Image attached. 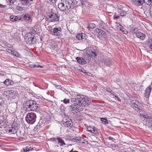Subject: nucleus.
Returning a JSON list of instances; mask_svg holds the SVG:
<instances>
[{"label": "nucleus", "instance_id": "4be33fe9", "mask_svg": "<svg viewBox=\"0 0 152 152\" xmlns=\"http://www.w3.org/2000/svg\"><path fill=\"white\" fill-rule=\"evenodd\" d=\"M57 139L58 140V142L59 144L61 146H64L66 145L64 141L61 137H58Z\"/></svg>", "mask_w": 152, "mask_h": 152}, {"label": "nucleus", "instance_id": "ea45409f", "mask_svg": "<svg viewBox=\"0 0 152 152\" xmlns=\"http://www.w3.org/2000/svg\"><path fill=\"white\" fill-rule=\"evenodd\" d=\"M23 17L24 19L27 20H28L30 19V17L28 15H25Z\"/></svg>", "mask_w": 152, "mask_h": 152}, {"label": "nucleus", "instance_id": "72a5a7b5", "mask_svg": "<svg viewBox=\"0 0 152 152\" xmlns=\"http://www.w3.org/2000/svg\"><path fill=\"white\" fill-rule=\"evenodd\" d=\"M119 12L120 13V15L121 16H125L126 14V12L123 10H121L120 12Z\"/></svg>", "mask_w": 152, "mask_h": 152}, {"label": "nucleus", "instance_id": "2f4dec72", "mask_svg": "<svg viewBox=\"0 0 152 152\" xmlns=\"http://www.w3.org/2000/svg\"><path fill=\"white\" fill-rule=\"evenodd\" d=\"M101 121H102V123L104 124H106L108 123L107 120L104 118H101Z\"/></svg>", "mask_w": 152, "mask_h": 152}, {"label": "nucleus", "instance_id": "58836bf2", "mask_svg": "<svg viewBox=\"0 0 152 152\" xmlns=\"http://www.w3.org/2000/svg\"><path fill=\"white\" fill-rule=\"evenodd\" d=\"M113 38L117 40H119L120 39V37L117 35L114 34L113 35Z\"/></svg>", "mask_w": 152, "mask_h": 152}, {"label": "nucleus", "instance_id": "5701e85b", "mask_svg": "<svg viewBox=\"0 0 152 152\" xmlns=\"http://www.w3.org/2000/svg\"><path fill=\"white\" fill-rule=\"evenodd\" d=\"M87 129L88 131L93 133H96V131L95 127H92L91 126H88L87 128Z\"/></svg>", "mask_w": 152, "mask_h": 152}, {"label": "nucleus", "instance_id": "393cba45", "mask_svg": "<svg viewBox=\"0 0 152 152\" xmlns=\"http://www.w3.org/2000/svg\"><path fill=\"white\" fill-rule=\"evenodd\" d=\"M70 121H66V125H67V127H71L73 126V124L72 121H71L70 119Z\"/></svg>", "mask_w": 152, "mask_h": 152}, {"label": "nucleus", "instance_id": "f3484780", "mask_svg": "<svg viewBox=\"0 0 152 152\" xmlns=\"http://www.w3.org/2000/svg\"><path fill=\"white\" fill-rule=\"evenodd\" d=\"M31 30V32L34 34H38L40 32V29L36 26L32 28Z\"/></svg>", "mask_w": 152, "mask_h": 152}, {"label": "nucleus", "instance_id": "e2e57ef3", "mask_svg": "<svg viewBox=\"0 0 152 152\" xmlns=\"http://www.w3.org/2000/svg\"><path fill=\"white\" fill-rule=\"evenodd\" d=\"M0 7L1 8H4V6L0 4Z\"/></svg>", "mask_w": 152, "mask_h": 152}, {"label": "nucleus", "instance_id": "2eb2a0df", "mask_svg": "<svg viewBox=\"0 0 152 152\" xmlns=\"http://www.w3.org/2000/svg\"><path fill=\"white\" fill-rule=\"evenodd\" d=\"M6 94H8L9 96L12 98L14 99L15 97L16 92L14 91L11 90L8 91L6 92Z\"/></svg>", "mask_w": 152, "mask_h": 152}, {"label": "nucleus", "instance_id": "a19ab883", "mask_svg": "<svg viewBox=\"0 0 152 152\" xmlns=\"http://www.w3.org/2000/svg\"><path fill=\"white\" fill-rule=\"evenodd\" d=\"M150 94L146 93L145 92L144 94V95L145 97L146 98V100H147L148 99L150 96Z\"/></svg>", "mask_w": 152, "mask_h": 152}, {"label": "nucleus", "instance_id": "69168bd1", "mask_svg": "<svg viewBox=\"0 0 152 152\" xmlns=\"http://www.w3.org/2000/svg\"><path fill=\"white\" fill-rule=\"evenodd\" d=\"M108 138L110 140H112L113 139V138L111 137H108Z\"/></svg>", "mask_w": 152, "mask_h": 152}, {"label": "nucleus", "instance_id": "39448f33", "mask_svg": "<svg viewBox=\"0 0 152 152\" xmlns=\"http://www.w3.org/2000/svg\"><path fill=\"white\" fill-rule=\"evenodd\" d=\"M36 118V114L33 113H31L27 114L26 120L28 123L32 124L35 121Z\"/></svg>", "mask_w": 152, "mask_h": 152}, {"label": "nucleus", "instance_id": "a878e982", "mask_svg": "<svg viewBox=\"0 0 152 152\" xmlns=\"http://www.w3.org/2000/svg\"><path fill=\"white\" fill-rule=\"evenodd\" d=\"M148 125L152 127V116L149 118V120L148 121Z\"/></svg>", "mask_w": 152, "mask_h": 152}, {"label": "nucleus", "instance_id": "423d86ee", "mask_svg": "<svg viewBox=\"0 0 152 152\" xmlns=\"http://www.w3.org/2000/svg\"><path fill=\"white\" fill-rule=\"evenodd\" d=\"M102 62L103 63L104 65L109 67H111L113 64V61L110 58L103 59L102 61Z\"/></svg>", "mask_w": 152, "mask_h": 152}, {"label": "nucleus", "instance_id": "6ab92c4d", "mask_svg": "<svg viewBox=\"0 0 152 152\" xmlns=\"http://www.w3.org/2000/svg\"><path fill=\"white\" fill-rule=\"evenodd\" d=\"M21 19V17L18 16L12 15L10 16V20L12 21H17L18 20H20Z\"/></svg>", "mask_w": 152, "mask_h": 152}, {"label": "nucleus", "instance_id": "412c9836", "mask_svg": "<svg viewBox=\"0 0 152 152\" xmlns=\"http://www.w3.org/2000/svg\"><path fill=\"white\" fill-rule=\"evenodd\" d=\"M146 45L151 50H152V38L148 39L146 42Z\"/></svg>", "mask_w": 152, "mask_h": 152}, {"label": "nucleus", "instance_id": "c03bdc74", "mask_svg": "<svg viewBox=\"0 0 152 152\" xmlns=\"http://www.w3.org/2000/svg\"><path fill=\"white\" fill-rule=\"evenodd\" d=\"M121 30V31H122L123 33V34H127V33H128L127 31L125 28H124V29H123V30Z\"/></svg>", "mask_w": 152, "mask_h": 152}, {"label": "nucleus", "instance_id": "49530a36", "mask_svg": "<svg viewBox=\"0 0 152 152\" xmlns=\"http://www.w3.org/2000/svg\"><path fill=\"white\" fill-rule=\"evenodd\" d=\"M137 30H138V28H134L133 29H132L131 31L132 33L134 34H135L136 33H134V31H136Z\"/></svg>", "mask_w": 152, "mask_h": 152}, {"label": "nucleus", "instance_id": "7c9ffc66", "mask_svg": "<svg viewBox=\"0 0 152 152\" xmlns=\"http://www.w3.org/2000/svg\"><path fill=\"white\" fill-rule=\"evenodd\" d=\"M31 39L30 41V44H34L36 41V39L34 38V36L33 35V36L31 37Z\"/></svg>", "mask_w": 152, "mask_h": 152}, {"label": "nucleus", "instance_id": "a211bd4d", "mask_svg": "<svg viewBox=\"0 0 152 152\" xmlns=\"http://www.w3.org/2000/svg\"><path fill=\"white\" fill-rule=\"evenodd\" d=\"M76 59L77 62L80 64H83L86 63L85 60L81 57H77L76 58Z\"/></svg>", "mask_w": 152, "mask_h": 152}, {"label": "nucleus", "instance_id": "473e14b6", "mask_svg": "<svg viewBox=\"0 0 152 152\" xmlns=\"http://www.w3.org/2000/svg\"><path fill=\"white\" fill-rule=\"evenodd\" d=\"M29 0H21L20 1L23 4H27L29 3Z\"/></svg>", "mask_w": 152, "mask_h": 152}, {"label": "nucleus", "instance_id": "c9c22d12", "mask_svg": "<svg viewBox=\"0 0 152 152\" xmlns=\"http://www.w3.org/2000/svg\"><path fill=\"white\" fill-rule=\"evenodd\" d=\"M10 80L9 79H6L3 82V83L6 86H9V82L10 81H9Z\"/></svg>", "mask_w": 152, "mask_h": 152}, {"label": "nucleus", "instance_id": "20e7f679", "mask_svg": "<svg viewBox=\"0 0 152 152\" xmlns=\"http://www.w3.org/2000/svg\"><path fill=\"white\" fill-rule=\"evenodd\" d=\"M86 51V55L85 57L86 59H88L91 57L93 58L97 56V51L93 47H89L88 50H87Z\"/></svg>", "mask_w": 152, "mask_h": 152}, {"label": "nucleus", "instance_id": "6e6d98bb", "mask_svg": "<svg viewBox=\"0 0 152 152\" xmlns=\"http://www.w3.org/2000/svg\"><path fill=\"white\" fill-rule=\"evenodd\" d=\"M6 50L7 52H8L9 53H10V52H11H11L12 51V50H11L10 49H7Z\"/></svg>", "mask_w": 152, "mask_h": 152}, {"label": "nucleus", "instance_id": "c756f323", "mask_svg": "<svg viewBox=\"0 0 152 152\" xmlns=\"http://www.w3.org/2000/svg\"><path fill=\"white\" fill-rule=\"evenodd\" d=\"M151 86H150L149 87L146 88L145 91V93L150 94L152 88H151Z\"/></svg>", "mask_w": 152, "mask_h": 152}, {"label": "nucleus", "instance_id": "4d7b16f0", "mask_svg": "<svg viewBox=\"0 0 152 152\" xmlns=\"http://www.w3.org/2000/svg\"><path fill=\"white\" fill-rule=\"evenodd\" d=\"M57 0H50V1L53 3H55Z\"/></svg>", "mask_w": 152, "mask_h": 152}, {"label": "nucleus", "instance_id": "37998d69", "mask_svg": "<svg viewBox=\"0 0 152 152\" xmlns=\"http://www.w3.org/2000/svg\"><path fill=\"white\" fill-rule=\"evenodd\" d=\"M80 137H77L75 138V141L78 142L80 144Z\"/></svg>", "mask_w": 152, "mask_h": 152}, {"label": "nucleus", "instance_id": "f8f14e48", "mask_svg": "<svg viewBox=\"0 0 152 152\" xmlns=\"http://www.w3.org/2000/svg\"><path fill=\"white\" fill-rule=\"evenodd\" d=\"M135 35L137 38L142 40H144L146 37L145 34L140 32L136 33Z\"/></svg>", "mask_w": 152, "mask_h": 152}, {"label": "nucleus", "instance_id": "b1692460", "mask_svg": "<svg viewBox=\"0 0 152 152\" xmlns=\"http://www.w3.org/2000/svg\"><path fill=\"white\" fill-rule=\"evenodd\" d=\"M80 145H84V144H88V142L87 141H86L85 139L82 137H80Z\"/></svg>", "mask_w": 152, "mask_h": 152}, {"label": "nucleus", "instance_id": "dca6fc26", "mask_svg": "<svg viewBox=\"0 0 152 152\" xmlns=\"http://www.w3.org/2000/svg\"><path fill=\"white\" fill-rule=\"evenodd\" d=\"M33 35L29 33L26 34L25 37V39L27 43L30 44V41L31 39V37Z\"/></svg>", "mask_w": 152, "mask_h": 152}, {"label": "nucleus", "instance_id": "052dcab7", "mask_svg": "<svg viewBox=\"0 0 152 152\" xmlns=\"http://www.w3.org/2000/svg\"><path fill=\"white\" fill-rule=\"evenodd\" d=\"M124 28H123V26H120V27L119 28V30L121 31V30H123L124 29Z\"/></svg>", "mask_w": 152, "mask_h": 152}, {"label": "nucleus", "instance_id": "603ef678", "mask_svg": "<svg viewBox=\"0 0 152 152\" xmlns=\"http://www.w3.org/2000/svg\"><path fill=\"white\" fill-rule=\"evenodd\" d=\"M55 87L57 89H61L62 87L60 85H55Z\"/></svg>", "mask_w": 152, "mask_h": 152}, {"label": "nucleus", "instance_id": "7ed1b4c3", "mask_svg": "<svg viewBox=\"0 0 152 152\" xmlns=\"http://www.w3.org/2000/svg\"><path fill=\"white\" fill-rule=\"evenodd\" d=\"M46 18L49 22H56L58 21L60 16L51 11L50 12L47 13Z\"/></svg>", "mask_w": 152, "mask_h": 152}, {"label": "nucleus", "instance_id": "09e8293b", "mask_svg": "<svg viewBox=\"0 0 152 152\" xmlns=\"http://www.w3.org/2000/svg\"><path fill=\"white\" fill-rule=\"evenodd\" d=\"M10 1V5L13 4L16 1V0H9Z\"/></svg>", "mask_w": 152, "mask_h": 152}, {"label": "nucleus", "instance_id": "338daca9", "mask_svg": "<svg viewBox=\"0 0 152 152\" xmlns=\"http://www.w3.org/2000/svg\"><path fill=\"white\" fill-rule=\"evenodd\" d=\"M103 29H104V30H106L108 32V33H109L110 32L109 31L107 30H106V29L105 28H102Z\"/></svg>", "mask_w": 152, "mask_h": 152}, {"label": "nucleus", "instance_id": "864d4df0", "mask_svg": "<svg viewBox=\"0 0 152 152\" xmlns=\"http://www.w3.org/2000/svg\"><path fill=\"white\" fill-rule=\"evenodd\" d=\"M111 94H112L113 96H115L117 95L113 91H112V92H111Z\"/></svg>", "mask_w": 152, "mask_h": 152}, {"label": "nucleus", "instance_id": "f704fd0d", "mask_svg": "<svg viewBox=\"0 0 152 152\" xmlns=\"http://www.w3.org/2000/svg\"><path fill=\"white\" fill-rule=\"evenodd\" d=\"M31 148V147H29V146H26L25 148L23 150L24 152H27L28 151H31V150L30 149Z\"/></svg>", "mask_w": 152, "mask_h": 152}, {"label": "nucleus", "instance_id": "aec40b11", "mask_svg": "<svg viewBox=\"0 0 152 152\" xmlns=\"http://www.w3.org/2000/svg\"><path fill=\"white\" fill-rule=\"evenodd\" d=\"M137 103V102L136 101H133L131 102V104L133 105V108H135V110L138 111L139 112H140V109H139L138 107V105L137 104V103Z\"/></svg>", "mask_w": 152, "mask_h": 152}, {"label": "nucleus", "instance_id": "6e6552de", "mask_svg": "<svg viewBox=\"0 0 152 152\" xmlns=\"http://www.w3.org/2000/svg\"><path fill=\"white\" fill-rule=\"evenodd\" d=\"M58 8L61 11L68 10V8L66 7L64 1L62 2L59 3L58 4Z\"/></svg>", "mask_w": 152, "mask_h": 152}, {"label": "nucleus", "instance_id": "9d476101", "mask_svg": "<svg viewBox=\"0 0 152 152\" xmlns=\"http://www.w3.org/2000/svg\"><path fill=\"white\" fill-rule=\"evenodd\" d=\"M63 1L66 7L68 8V10L72 7V4L74 0H64Z\"/></svg>", "mask_w": 152, "mask_h": 152}, {"label": "nucleus", "instance_id": "f03ea898", "mask_svg": "<svg viewBox=\"0 0 152 152\" xmlns=\"http://www.w3.org/2000/svg\"><path fill=\"white\" fill-rule=\"evenodd\" d=\"M25 107L28 111H34L38 112L40 110V107L37 103L36 101L31 100H27L25 102Z\"/></svg>", "mask_w": 152, "mask_h": 152}, {"label": "nucleus", "instance_id": "3c124183", "mask_svg": "<svg viewBox=\"0 0 152 152\" xmlns=\"http://www.w3.org/2000/svg\"><path fill=\"white\" fill-rule=\"evenodd\" d=\"M9 81H10L9 86L10 85H12L13 84H14V82L11 80L10 79V80H9Z\"/></svg>", "mask_w": 152, "mask_h": 152}, {"label": "nucleus", "instance_id": "1a4fd4ad", "mask_svg": "<svg viewBox=\"0 0 152 152\" xmlns=\"http://www.w3.org/2000/svg\"><path fill=\"white\" fill-rule=\"evenodd\" d=\"M96 31L99 35L101 36L104 38L106 39L107 38V35L104 31L99 28H96Z\"/></svg>", "mask_w": 152, "mask_h": 152}, {"label": "nucleus", "instance_id": "bb28decb", "mask_svg": "<svg viewBox=\"0 0 152 152\" xmlns=\"http://www.w3.org/2000/svg\"><path fill=\"white\" fill-rule=\"evenodd\" d=\"M50 48L52 49V50H55L58 47V45L54 43L51 44L50 45Z\"/></svg>", "mask_w": 152, "mask_h": 152}, {"label": "nucleus", "instance_id": "e433bc0d", "mask_svg": "<svg viewBox=\"0 0 152 152\" xmlns=\"http://www.w3.org/2000/svg\"><path fill=\"white\" fill-rule=\"evenodd\" d=\"M76 38L79 40H80L82 37V34H79L76 36Z\"/></svg>", "mask_w": 152, "mask_h": 152}, {"label": "nucleus", "instance_id": "9b49d317", "mask_svg": "<svg viewBox=\"0 0 152 152\" xmlns=\"http://www.w3.org/2000/svg\"><path fill=\"white\" fill-rule=\"evenodd\" d=\"M133 3L135 5L137 6L144 5L145 0H132Z\"/></svg>", "mask_w": 152, "mask_h": 152}, {"label": "nucleus", "instance_id": "13d9d810", "mask_svg": "<svg viewBox=\"0 0 152 152\" xmlns=\"http://www.w3.org/2000/svg\"><path fill=\"white\" fill-rule=\"evenodd\" d=\"M34 64H29V66L31 68H33V67H34Z\"/></svg>", "mask_w": 152, "mask_h": 152}, {"label": "nucleus", "instance_id": "4c0bfd02", "mask_svg": "<svg viewBox=\"0 0 152 152\" xmlns=\"http://www.w3.org/2000/svg\"><path fill=\"white\" fill-rule=\"evenodd\" d=\"M61 102H63L65 104L69 103V99H65L63 100H61Z\"/></svg>", "mask_w": 152, "mask_h": 152}, {"label": "nucleus", "instance_id": "bf43d9fd", "mask_svg": "<svg viewBox=\"0 0 152 152\" xmlns=\"http://www.w3.org/2000/svg\"><path fill=\"white\" fill-rule=\"evenodd\" d=\"M116 98H117V99L119 101H121V99H120L117 96V95L116 96H115Z\"/></svg>", "mask_w": 152, "mask_h": 152}, {"label": "nucleus", "instance_id": "4468645a", "mask_svg": "<svg viewBox=\"0 0 152 152\" xmlns=\"http://www.w3.org/2000/svg\"><path fill=\"white\" fill-rule=\"evenodd\" d=\"M9 132L11 134H15L16 132L17 127L12 124L9 128Z\"/></svg>", "mask_w": 152, "mask_h": 152}, {"label": "nucleus", "instance_id": "8fccbe9b", "mask_svg": "<svg viewBox=\"0 0 152 152\" xmlns=\"http://www.w3.org/2000/svg\"><path fill=\"white\" fill-rule=\"evenodd\" d=\"M80 2L81 5H82L83 6L86 5L84 3L85 2V1L83 0H81Z\"/></svg>", "mask_w": 152, "mask_h": 152}, {"label": "nucleus", "instance_id": "de8ad7c7", "mask_svg": "<svg viewBox=\"0 0 152 152\" xmlns=\"http://www.w3.org/2000/svg\"><path fill=\"white\" fill-rule=\"evenodd\" d=\"M106 90L108 92H110V93L112 91V90L110 88H106Z\"/></svg>", "mask_w": 152, "mask_h": 152}, {"label": "nucleus", "instance_id": "f257e3e1", "mask_svg": "<svg viewBox=\"0 0 152 152\" xmlns=\"http://www.w3.org/2000/svg\"><path fill=\"white\" fill-rule=\"evenodd\" d=\"M75 98L71 99L72 104L70 106L71 111L75 113L82 111L83 107H86L90 104V102L82 94H75Z\"/></svg>", "mask_w": 152, "mask_h": 152}, {"label": "nucleus", "instance_id": "cd10ccee", "mask_svg": "<svg viewBox=\"0 0 152 152\" xmlns=\"http://www.w3.org/2000/svg\"><path fill=\"white\" fill-rule=\"evenodd\" d=\"M96 25L94 23H89L88 27L90 28L93 29L96 27Z\"/></svg>", "mask_w": 152, "mask_h": 152}, {"label": "nucleus", "instance_id": "79ce46f5", "mask_svg": "<svg viewBox=\"0 0 152 152\" xmlns=\"http://www.w3.org/2000/svg\"><path fill=\"white\" fill-rule=\"evenodd\" d=\"M60 109L61 110L63 111H64L66 108L64 106L63 104H61Z\"/></svg>", "mask_w": 152, "mask_h": 152}, {"label": "nucleus", "instance_id": "0eeeda50", "mask_svg": "<svg viewBox=\"0 0 152 152\" xmlns=\"http://www.w3.org/2000/svg\"><path fill=\"white\" fill-rule=\"evenodd\" d=\"M62 29L60 27L58 28H55L53 31V33L52 34L55 36H60L61 33Z\"/></svg>", "mask_w": 152, "mask_h": 152}, {"label": "nucleus", "instance_id": "0e129e2a", "mask_svg": "<svg viewBox=\"0 0 152 152\" xmlns=\"http://www.w3.org/2000/svg\"><path fill=\"white\" fill-rule=\"evenodd\" d=\"M150 13L151 16L152 18V9H151V10L150 11Z\"/></svg>", "mask_w": 152, "mask_h": 152}, {"label": "nucleus", "instance_id": "ddd939ff", "mask_svg": "<svg viewBox=\"0 0 152 152\" xmlns=\"http://www.w3.org/2000/svg\"><path fill=\"white\" fill-rule=\"evenodd\" d=\"M152 2V1L151 0H148L146 2L145 1L144 5L142 6L141 8L144 10H146L149 7L148 5L151 4Z\"/></svg>", "mask_w": 152, "mask_h": 152}, {"label": "nucleus", "instance_id": "5fc2aeb1", "mask_svg": "<svg viewBox=\"0 0 152 152\" xmlns=\"http://www.w3.org/2000/svg\"><path fill=\"white\" fill-rule=\"evenodd\" d=\"M119 17H120L119 16V15H117L116 16H114V17L113 18L115 20L117 19H118L119 18Z\"/></svg>", "mask_w": 152, "mask_h": 152}, {"label": "nucleus", "instance_id": "774afa93", "mask_svg": "<svg viewBox=\"0 0 152 152\" xmlns=\"http://www.w3.org/2000/svg\"><path fill=\"white\" fill-rule=\"evenodd\" d=\"M84 36H83V34H82V39H84Z\"/></svg>", "mask_w": 152, "mask_h": 152}, {"label": "nucleus", "instance_id": "c85d7f7f", "mask_svg": "<svg viewBox=\"0 0 152 152\" xmlns=\"http://www.w3.org/2000/svg\"><path fill=\"white\" fill-rule=\"evenodd\" d=\"M11 54H12L13 56L19 57L20 56V54L15 51H12V52L11 51L10 52Z\"/></svg>", "mask_w": 152, "mask_h": 152}, {"label": "nucleus", "instance_id": "680f3d73", "mask_svg": "<svg viewBox=\"0 0 152 152\" xmlns=\"http://www.w3.org/2000/svg\"><path fill=\"white\" fill-rule=\"evenodd\" d=\"M50 139L52 141H55L56 140V139L55 138H51Z\"/></svg>", "mask_w": 152, "mask_h": 152}, {"label": "nucleus", "instance_id": "a18cd8bd", "mask_svg": "<svg viewBox=\"0 0 152 152\" xmlns=\"http://www.w3.org/2000/svg\"><path fill=\"white\" fill-rule=\"evenodd\" d=\"M34 67H40L41 68H42L43 67V66H40L39 65H38L37 64H34Z\"/></svg>", "mask_w": 152, "mask_h": 152}]
</instances>
